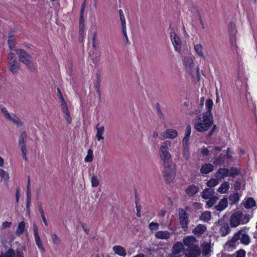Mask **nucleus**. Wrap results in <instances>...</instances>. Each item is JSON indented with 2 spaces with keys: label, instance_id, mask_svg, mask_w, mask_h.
Returning a JSON list of instances; mask_svg holds the SVG:
<instances>
[{
  "label": "nucleus",
  "instance_id": "1",
  "mask_svg": "<svg viewBox=\"0 0 257 257\" xmlns=\"http://www.w3.org/2000/svg\"><path fill=\"white\" fill-rule=\"evenodd\" d=\"M213 102L211 99H207L205 101L206 110L202 112V110H197L196 117L193 121L194 128L198 132H204L207 131L213 124V115L211 109Z\"/></svg>",
  "mask_w": 257,
  "mask_h": 257
},
{
  "label": "nucleus",
  "instance_id": "2",
  "mask_svg": "<svg viewBox=\"0 0 257 257\" xmlns=\"http://www.w3.org/2000/svg\"><path fill=\"white\" fill-rule=\"evenodd\" d=\"M245 229L248 230V228L245 227L243 229L239 230L236 232L232 239L225 244V249L228 251L232 250L239 242L245 245L249 244L250 242V237L244 231Z\"/></svg>",
  "mask_w": 257,
  "mask_h": 257
},
{
  "label": "nucleus",
  "instance_id": "3",
  "mask_svg": "<svg viewBox=\"0 0 257 257\" xmlns=\"http://www.w3.org/2000/svg\"><path fill=\"white\" fill-rule=\"evenodd\" d=\"M171 141L167 140L162 142L159 148V156L164 167H166L171 161L172 155L169 152Z\"/></svg>",
  "mask_w": 257,
  "mask_h": 257
},
{
  "label": "nucleus",
  "instance_id": "4",
  "mask_svg": "<svg viewBox=\"0 0 257 257\" xmlns=\"http://www.w3.org/2000/svg\"><path fill=\"white\" fill-rule=\"evenodd\" d=\"M251 217V215L243 214L241 211L235 212L230 216V225L232 227H236L239 224L248 223Z\"/></svg>",
  "mask_w": 257,
  "mask_h": 257
},
{
  "label": "nucleus",
  "instance_id": "5",
  "mask_svg": "<svg viewBox=\"0 0 257 257\" xmlns=\"http://www.w3.org/2000/svg\"><path fill=\"white\" fill-rule=\"evenodd\" d=\"M170 37L172 44L174 47V50L176 52L180 53L182 47V41L181 38L173 30H172L170 32Z\"/></svg>",
  "mask_w": 257,
  "mask_h": 257
},
{
  "label": "nucleus",
  "instance_id": "6",
  "mask_svg": "<svg viewBox=\"0 0 257 257\" xmlns=\"http://www.w3.org/2000/svg\"><path fill=\"white\" fill-rule=\"evenodd\" d=\"M9 67L14 74L16 73L20 68V64L15 58L14 53H10L8 55Z\"/></svg>",
  "mask_w": 257,
  "mask_h": 257
},
{
  "label": "nucleus",
  "instance_id": "7",
  "mask_svg": "<svg viewBox=\"0 0 257 257\" xmlns=\"http://www.w3.org/2000/svg\"><path fill=\"white\" fill-rule=\"evenodd\" d=\"M26 133H23L19 139V147L21 150L22 157L25 161H28L27 154L28 151L26 145Z\"/></svg>",
  "mask_w": 257,
  "mask_h": 257
},
{
  "label": "nucleus",
  "instance_id": "8",
  "mask_svg": "<svg viewBox=\"0 0 257 257\" xmlns=\"http://www.w3.org/2000/svg\"><path fill=\"white\" fill-rule=\"evenodd\" d=\"M164 167V177L165 181L168 183H171L175 178L176 170L175 168L169 166V164Z\"/></svg>",
  "mask_w": 257,
  "mask_h": 257
},
{
  "label": "nucleus",
  "instance_id": "9",
  "mask_svg": "<svg viewBox=\"0 0 257 257\" xmlns=\"http://www.w3.org/2000/svg\"><path fill=\"white\" fill-rule=\"evenodd\" d=\"M60 99L63 116L66 122L70 124L72 122V118L68 108L67 104L61 94H60Z\"/></svg>",
  "mask_w": 257,
  "mask_h": 257
},
{
  "label": "nucleus",
  "instance_id": "10",
  "mask_svg": "<svg viewBox=\"0 0 257 257\" xmlns=\"http://www.w3.org/2000/svg\"><path fill=\"white\" fill-rule=\"evenodd\" d=\"M200 253V249L197 244L184 250V254L185 257H198Z\"/></svg>",
  "mask_w": 257,
  "mask_h": 257
},
{
  "label": "nucleus",
  "instance_id": "11",
  "mask_svg": "<svg viewBox=\"0 0 257 257\" xmlns=\"http://www.w3.org/2000/svg\"><path fill=\"white\" fill-rule=\"evenodd\" d=\"M2 110L5 117L17 126H20L23 124V122L15 114L10 113L5 108H3Z\"/></svg>",
  "mask_w": 257,
  "mask_h": 257
},
{
  "label": "nucleus",
  "instance_id": "12",
  "mask_svg": "<svg viewBox=\"0 0 257 257\" xmlns=\"http://www.w3.org/2000/svg\"><path fill=\"white\" fill-rule=\"evenodd\" d=\"M17 53L20 60L27 66H30L31 63V58L27 53L23 50L18 49Z\"/></svg>",
  "mask_w": 257,
  "mask_h": 257
},
{
  "label": "nucleus",
  "instance_id": "13",
  "mask_svg": "<svg viewBox=\"0 0 257 257\" xmlns=\"http://www.w3.org/2000/svg\"><path fill=\"white\" fill-rule=\"evenodd\" d=\"M179 212L180 224L182 227L183 228V229L185 230L188 227V224L189 222L188 217L186 213L183 209H179Z\"/></svg>",
  "mask_w": 257,
  "mask_h": 257
},
{
  "label": "nucleus",
  "instance_id": "14",
  "mask_svg": "<svg viewBox=\"0 0 257 257\" xmlns=\"http://www.w3.org/2000/svg\"><path fill=\"white\" fill-rule=\"evenodd\" d=\"M184 250L183 245L181 242H176L174 244L172 248V252L169 257H181L179 254L182 250Z\"/></svg>",
  "mask_w": 257,
  "mask_h": 257
},
{
  "label": "nucleus",
  "instance_id": "15",
  "mask_svg": "<svg viewBox=\"0 0 257 257\" xmlns=\"http://www.w3.org/2000/svg\"><path fill=\"white\" fill-rule=\"evenodd\" d=\"M119 15L120 21L121 24L122 33L125 37V41L127 43V42H128V38L127 36V33H126V26L125 19V17L124 16L123 11L121 9H120L119 10Z\"/></svg>",
  "mask_w": 257,
  "mask_h": 257
},
{
  "label": "nucleus",
  "instance_id": "16",
  "mask_svg": "<svg viewBox=\"0 0 257 257\" xmlns=\"http://www.w3.org/2000/svg\"><path fill=\"white\" fill-rule=\"evenodd\" d=\"M183 244L187 248L193 247L196 245V239L193 236H187L183 239Z\"/></svg>",
  "mask_w": 257,
  "mask_h": 257
},
{
  "label": "nucleus",
  "instance_id": "17",
  "mask_svg": "<svg viewBox=\"0 0 257 257\" xmlns=\"http://www.w3.org/2000/svg\"><path fill=\"white\" fill-rule=\"evenodd\" d=\"M178 132L176 130L169 128L166 130L163 133V136L166 139H174L178 136Z\"/></svg>",
  "mask_w": 257,
  "mask_h": 257
},
{
  "label": "nucleus",
  "instance_id": "18",
  "mask_svg": "<svg viewBox=\"0 0 257 257\" xmlns=\"http://www.w3.org/2000/svg\"><path fill=\"white\" fill-rule=\"evenodd\" d=\"M112 250L115 254L121 257H125L127 254L126 249L120 245H114L112 247Z\"/></svg>",
  "mask_w": 257,
  "mask_h": 257
},
{
  "label": "nucleus",
  "instance_id": "19",
  "mask_svg": "<svg viewBox=\"0 0 257 257\" xmlns=\"http://www.w3.org/2000/svg\"><path fill=\"white\" fill-rule=\"evenodd\" d=\"M96 134L95 137L97 139L98 141H103L104 140V137L103 135L104 133V127L103 125H100L99 124H97L96 125Z\"/></svg>",
  "mask_w": 257,
  "mask_h": 257
},
{
  "label": "nucleus",
  "instance_id": "20",
  "mask_svg": "<svg viewBox=\"0 0 257 257\" xmlns=\"http://www.w3.org/2000/svg\"><path fill=\"white\" fill-rule=\"evenodd\" d=\"M202 253L204 256H209L212 252L211 246L209 243L204 242L201 244Z\"/></svg>",
  "mask_w": 257,
  "mask_h": 257
},
{
  "label": "nucleus",
  "instance_id": "21",
  "mask_svg": "<svg viewBox=\"0 0 257 257\" xmlns=\"http://www.w3.org/2000/svg\"><path fill=\"white\" fill-rule=\"evenodd\" d=\"M194 50L196 55L202 58H205V55L203 52V47L201 44L198 43L194 44Z\"/></svg>",
  "mask_w": 257,
  "mask_h": 257
},
{
  "label": "nucleus",
  "instance_id": "22",
  "mask_svg": "<svg viewBox=\"0 0 257 257\" xmlns=\"http://www.w3.org/2000/svg\"><path fill=\"white\" fill-rule=\"evenodd\" d=\"M229 175V170L226 169L220 168L216 173V177L217 179H223Z\"/></svg>",
  "mask_w": 257,
  "mask_h": 257
},
{
  "label": "nucleus",
  "instance_id": "23",
  "mask_svg": "<svg viewBox=\"0 0 257 257\" xmlns=\"http://www.w3.org/2000/svg\"><path fill=\"white\" fill-rule=\"evenodd\" d=\"M194 57L192 55L186 56L183 60V63L186 67L191 68L194 66Z\"/></svg>",
  "mask_w": 257,
  "mask_h": 257
},
{
  "label": "nucleus",
  "instance_id": "24",
  "mask_svg": "<svg viewBox=\"0 0 257 257\" xmlns=\"http://www.w3.org/2000/svg\"><path fill=\"white\" fill-rule=\"evenodd\" d=\"M213 169L214 167L213 165L208 163L202 165L200 168V171L202 174H207L212 172Z\"/></svg>",
  "mask_w": 257,
  "mask_h": 257
},
{
  "label": "nucleus",
  "instance_id": "25",
  "mask_svg": "<svg viewBox=\"0 0 257 257\" xmlns=\"http://www.w3.org/2000/svg\"><path fill=\"white\" fill-rule=\"evenodd\" d=\"M206 231V227L204 225L199 224L193 230V233L198 236L201 235Z\"/></svg>",
  "mask_w": 257,
  "mask_h": 257
},
{
  "label": "nucleus",
  "instance_id": "26",
  "mask_svg": "<svg viewBox=\"0 0 257 257\" xmlns=\"http://www.w3.org/2000/svg\"><path fill=\"white\" fill-rule=\"evenodd\" d=\"M228 206V201L226 198H223L218 203V204L215 206V208L216 210L221 211L224 210Z\"/></svg>",
  "mask_w": 257,
  "mask_h": 257
},
{
  "label": "nucleus",
  "instance_id": "27",
  "mask_svg": "<svg viewBox=\"0 0 257 257\" xmlns=\"http://www.w3.org/2000/svg\"><path fill=\"white\" fill-rule=\"evenodd\" d=\"M230 188L229 184L228 182H224L217 189V192L220 194H225L228 192Z\"/></svg>",
  "mask_w": 257,
  "mask_h": 257
},
{
  "label": "nucleus",
  "instance_id": "28",
  "mask_svg": "<svg viewBox=\"0 0 257 257\" xmlns=\"http://www.w3.org/2000/svg\"><path fill=\"white\" fill-rule=\"evenodd\" d=\"M170 236V233L167 231H159L155 233V237L161 239H167Z\"/></svg>",
  "mask_w": 257,
  "mask_h": 257
},
{
  "label": "nucleus",
  "instance_id": "29",
  "mask_svg": "<svg viewBox=\"0 0 257 257\" xmlns=\"http://www.w3.org/2000/svg\"><path fill=\"white\" fill-rule=\"evenodd\" d=\"M214 193V191L213 189L210 188H207L203 190L202 197L205 199H208L209 198H210L213 196V195Z\"/></svg>",
  "mask_w": 257,
  "mask_h": 257
},
{
  "label": "nucleus",
  "instance_id": "30",
  "mask_svg": "<svg viewBox=\"0 0 257 257\" xmlns=\"http://www.w3.org/2000/svg\"><path fill=\"white\" fill-rule=\"evenodd\" d=\"M255 206V202L254 199L251 198H247L244 202V206L247 209L251 208Z\"/></svg>",
  "mask_w": 257,
  "mask_h": 257
},
{
  "label": "nucleus",
  "instance_id": "31",
  "mask_svg": "<svg viewBox=\"0 0 257 257\" xmlns=\"http://www.w3.org/2000/svg\"><path fill=\"white\" fill-rule=\"evenodd\" d=\"M198 191V188L194 185L190 186L186 189V193L189 196H192Z\"/></svg>",
  "mask_w": 257,
  "mask_h": 257
},
{
  "label": "nucleus",
  "instance_id": "32",
  "mask_svg": "<svg viewBox=\"0 0 257 257\" xmlns=\"http://www.w3.org/2000/svg\"><path fill=\"white\" fill-rule=\"evenodd\" d=\"M0 177L2 181L8 182L9 180V175L8 172L3 169H0Z\"/></svg>",
  "mask_w": 257,
  "mask_h": 257
},
{
  "label": "nucleus",
  "instance_id": "33",
  "mask_svg": "<svg viewBox=\"0 0 257 257\" xmlns=\"http://www.w3.org/2000/svg\"><path fill=\"white\" fill-rule=\"evenodd\" d=\"M211 217V212L209 211H205L200 216V219L203 221H207L210 220Z\"/></svg>",
  "mask_w": 257,
  "mask_h": 257
},
{
  "label": "nucleus",
  "instance_id": "34",
  "mask_svg": "<svg viewBox=\"0 0 257 257\" xmlns=\"http://www.w3.org/2000/svg\"><path fill=\"white\" fill-rule=\"evenodd\" d=\"M209 200H208L206 202V205L207 206V207L210 208L213 206V205L217 202V201L218 199V198L216 196H213L210 198L208 199Z\"/></svg>",
  "mask_w": 257,
  "mask_h": 257
},
{
  "label": "nucleus",
  "instance_id": "35",
  "mask_svg": "<svg viewBox=\"0 0 257 257\" xmlns=\"http://www.w3.org/2000/svg\"><path fill=\"white\" fill-rule=\"evenodd\" d=\"M34 237H35V240L36 243L37 245L38 246L39 249L42 251H44L45 248L43 245L42 241L41 240L40 236L39 235V236H34Z\"/></svg>",
  "mask_w": 257,
  "mask_h": 257
},
{
  "label": "nucleus",
  "instance_id": "36",
  "mask_svg": "<svg viewBox=\"0 0 257 257\" xmlns=\"http://www.w3.org/2000/svg\"><path fill=\"white\" fill-rule=\"evenodd\" d=\"M229 200L232 203H237L239 200V195L238 193H234L230 195Z\"/></svg>",
  "mask_w": 257,
  "mask_h": 257
},
{
  "label": "nucleus",
  "instance_id": "37",
  "mask_svg": "<svg viewBox=\"0 0 257 257\" xmlns=\"http://www.w3.org/2000/svg\"><path fill=\"white\" fill-rule=\"evenodd\" d=\"M25 228V223L24 221L21 222L18 225V228L16 231L17 234L19 235L22 234L24 231Z\"/></svg>",
  "mask_w": 257,
  "mask_h": 257
},
{
  "label": "nucleus",
  "instance_id": "38",
  "mask_svg": "<svg viewBox=\"0 0 257 257\" xmlns=\"http://www.w3.org/2000/svg\"><path fill=\"white\" fill-rule=\"evenodd\" d=\"M24 251H25V247L24 246H21L17 250L16 257H24Z\"/></svg>",
  "mask_w": 257,
  "mask_h": 257
},
{
  "label": "nucleus",
  "instance_id": "39",
  "mask_svg": "<svg viewBox=\"0 0 257 257\" xmlns=\"http://www.w3.org/2000/svg\"><path fill=\"white\" fill-rule=\"evenodd\" d=\"M91 184L92 187H96L99 185V180L96 176H93L91 177Z\"/></svg>",
  "mask_w": 257,
  "mask_h": 257
},
{
  "label": "nucleus",
  "instance_id": "40",
  "mask_svg": "<svg viewBox=\"0 0 257 257\" xmlns=\"http://www.w3.org/2000/svg\"><path fill=\"white\" fill-rule=\"evenodd\" d=\"M93 154L91 150H89L87 152V155L85 158V161L86 162H90L93 160Z\"/></svg>",
  "mask_w": 257,
  "mask_h": 257
},
{
  "label": "nucleus",
  "instance_id": "41",
  "mask_svg": "<svg viewBox=\"0 0 257 257\" xmlns=\"http://www.w3.org/2000/svg\"><path fill=\"white\" fill-rule=\"evenodd\" d=\"M218 179H211L207 183V185L209 187H212L216 186L218 184Z\"/></svg>",
  "mask_w": 257,
  "mask_h": 257
},
{
  "label": "nucleus",
  "instance_id": "42",
  "mask_svg": "<svg viewBox=\"0 0 257 257\" xmlns=\"http://www.w3.org/2000/svg\"><path fill=\"white\" fill-rule=\"evenodd\" d=\"M182 148V155L185 159H188L190 156L189 147Z\"/></svg>",
  "mask_w": 257,
  "mask_h": 257
},
{
  "label": "nucleus",
  "instance_id": "43",
  "mask_svg": "<svg viewBox=\"0 0 257 257\" xmlns=\"http://www.w3.org/2000/svg\"><path fill=\"white\" fill-rule=\"evenodd\" d=\"M190 137L184 136L182 140V147H189Z\"/></svg>",
  "mask_w": 257,
  "mask_h": 257
},
{
  "label": "nucleus",
  "instance_id": "44",
  "mask_svg": "<svg viewBox=\"0 0 257 257\" xmlns=\"http://www.w3.org/2000/svg\"><path fill=\"white\" fill-rule=\"evenodd\" d=\"M51 238L53 243L55 244H59L61 242V239L55 234H52Z\"/></svg>",
  "mask_w": 257,
  "mask_h": 257
},
{
  "label": "nucleus",
  "instance_id": "45",
  "mask_svg": "<svg viewBox=\"0 0 257 257\" xmlns=\"http://www.w3.org/2000/svg\"><path fill=\"white\" fill-rule=\"evenodd\" d=\"M12 223L8 221H4L2 222V225L0 226V229L2 230H5L11 227Z\"/></svg>",
  "mask_w": 257,
  "mask_h": 257
},
{
  "label": "nucleus",
  "instance_id": "46",
  "mask_svg": "<svg viewBox=\"0 0 257 257\" xmlns=\"http://www.w3.org/2000/svg\"><path fill=\"white\" fill-rule=\"evenodd\" d=\"M15 253L13 250L9 249L6 253H3L0 257H14Z\"/></svg>",
  "mask_w": 257,
  "mask_h": 257
},
{
  "label": "nucleus",
  "instance_id": "47",
  "mask_svg": "<svg viewBox=\"0 0 257 257\" xmlns=\"http://www.w3.org/2000/svg\"><path fill=\"white\" fill-rule=\"evenodd\" d=\"M229 232V227L227 225L222 226L220 229V233L222 236H225Z\"/></svg>",
  "mask_w": 257,
  "mask_h": 257
},
{
  "label": "nucleus",
  "instance_id": "48",
  "mask_svg": "<svg viewBox=\"0 0 257 257\" xmlns=\"http://www.w3.org/2000/svg\"><path fill=\"white\" fill-rule=\"evenodd\" d=\"M159 224L158 223L152 222L149 224V228L151 230H157L159 228Z\"/></svg>",
  "mask_w": 257,
  "mask_h": 257
},
{
  "label": "nucleus",
  "instance_id": "49",
  "mask_svg": "<svg viewBox=\"0 0 257 257\" xmlns=\"http://www.w3.org/2000/svg\"><path fill=\"white\" fill-rule=\"evenodd\" d=\"M31 201V195L30 191H27V209H29Z\"/></svg>",
  "mask_w": 257,
  "mask_h": 257
},
{
  "label": "nucleus",
  "instance_id": "50",
  "mask_svg": "<svg viewBox=\"0 0 257 257\" xmlns=\"http://www.w3.org/2000/svg\"><path fill=\"white\" fill-rule=\"evenodd\" d=\"M204 100H205V99L204 97H202L200 98V107H199L198 108L197 110H198L199 109L200 110H202V112H203V111H205L206 110V108H205V106H204Z\"/></svg>",
  "mask_w": 257,
  "mask_h": 257
},
{
  "label": "nucleus",
  "instance_id": "51",
  "mask_svg": "<svg viewBox=\"0 0 257 257\" xmlns=\"http://www.w3.org/2000/svg\"><path fill=\"white\" fill-rule=\"evenodd\" d=\"M91 37L92 38V46L93 47H96V39H97V35L96 33L94 32L91 34Z\"/></svg>",
  "mask_w": 257,
  "mask_h": 257
},
{
  "label": "nucleus",
  "instance_id": "52",
  "mask_svg": "<svg viewBox=\"0 0 257 257\" xmlns=\"http://www.w3.org/2000/svg\"><path fill=\"white\" fill-rule=\"evenodd\" d=\"M229 27L230 29H231V35H232V38H233L234 37V35L236 33V30H235V25L233 23H230L229 25Z\"/></svg>",
  "mask_w": 257,
  "mask_h": 257
},
{
  "label": "nucleus",
  "instance_id": "53",
  "mask_svg": "<svg viewBox=\"0 0 257 257\" xmlns=\"http://www.w3.org/2000/svg\"><path fill=\"white\" fill-rule=\"evenodd\" d=\"M40 213H41V217L42 218V220H43L45 225L46 226H47L48 225V222H47V219H46V218L45 217L44 212L43 210L40 209Z\"/></svg>",
  "mask_w": 257,
  "mask_h": 257
},
{
  "label": "nucleus",
  "instance_id": "54",
  "mask_svg": "<svg viewBox=\"0 0 257 257\" xmlns=\"http://www.w3.org/2000/svg\"><path fill=\"white\" fill-rule=\"evenodd\" d=\"M191 132V128L190 125H188L186 127L184 136L190 137Z\"/></svg>",
  "mask_w": 257,
  "mask_h": 257
},
{
  "label": "nucleus",
  "instance_id": "55",
  "mask_svg": "<svg viewBox=\"0 0 257 257\" xmlns=\"http://www.w3.org/2000/svg\"><path fill=\"white\" fill-rule=\"evenodd\" d=\"M245 251L244 250L240 249L236 252V257H244Z\"/></svg>",
  "mask_w": 257,
  "mask_h": 257
},
{
  "label": "nucleus",
  "instance_id": "56",
  "mask_svg": "<svg viewBox=\"0 0 257 257\" xmlns=\"http://www.w3.org/2000/svg\"><path fill=\"white\" fill-rule=\"evenodd\" d=\"M237 174V171L236 169H231L229 171V176L232 177H235Z\"/></svg>",
  "mask_w": 257,
  "mask_h": 257
},
{
  "label": "nucleus",
  "instance_id": "57",
  "mask_svg": "<svg viewBox=\"0 0 257 257\" xmlns=\"http://www.w3.org/2000/svg\"><path fill=\"white\" fill-rule=\"evenodd\" d=\"M34 236H39L38 228L36 224L33 225Z\"/></svg>",
  "mask_w": 257,
  "mask_h": 257
},
{
  "label": "nucleus",
  "instance_id": "58",
  "mask_svg": "<svg viewBox=\"0 0 257 257\" xmlns=\"http://www.w3.org/2000/svg\"><path fill=\"white\" fill-rule=\"evenodd\" d=\"M8 44H9V48L11 49H13L15 46V43L10 39H9L8 40Z\"/></svg>",
  "mask_w": 257,
  "mask_h": 257
},
{
  "label": "nucleus",
  "instance_id": "59",
  "mask_svg": "<svg viewBox=\"0 0 257 257\" xmlns=\"http://www.w3.org/2000/svg\"><path fill=\"white\" fill-rule=\"evenodd\" d=\"M209 151L205 148H203L201 149V152L203 155H206L209 153Z\"/></svg>",
  "mask_w": 257,
  "mask_h": 257
},
{
  "label": "nucleus",
  "instance_id": "60",
  "mask_svg": "<svg viewBox=\"0 0 257 257\" xmlns=\"http://www.w3.org/2000/svg\"><path fill=\"white\" fill-rule=\"evenodd\" d=\"M172 152L175 154V155L177 157H180V154L179 152V150L177 151V149H172Z\"/></svg>",
  "mask_w": 257,
  "mask_h": 257
},
{
  "label": "nucleus",
  "instance_id": "61",
  "mask_svg": "<svg viewBox=\"0 0 257 257\" xmlns=\"http://www.w3.org/2000/svg\"><path fill=\"white\" fill-rule=\"evenodd\" d=\"M84 6H82V8L81 10V18H80V24H82L83 22V12H84Z\"/></svg>",
  "mask_w": 257,
  "mask_h": 257
},
{
  "label": "nucleus",
  "instance_id": "62",
  "mask_svg": "<svg viewBox=\"0 0 257 257\" xmlns=\"http://www.w3.org/2000/svg\"><path fill=\"white\" fill-rule=\"evenodd\" d=\"M4 165V159L0 157V167H3Z\"/></svg>",
  "mask_w": 257,
  "mask_h": 257
},
{
  "label": "nucleus",
  "instance_id": "63",
  "mask_svg": "<svg viewBox=\"0 0 257 257\" xmlns=\"http://www.w3.org/2000/svg\"><path fill=\"white\" fill-rule=\"evenodd\" d=\"M158 136V133L156 132V131H154L153 133V137L155 138V139H156Z\"/></svg>",
  "mask_w": 257,
  "mask_h": 257
},
{
  "label": "nucleus",
  "instance_id": "64",
  "mask_svg": "<svg viewBox=\"0 0 257 257\" xmlns=\"http://www.w3.org/2000/svg\"><path fill=\"white\" fill-rule=\"evenodd\" d=\"M214 162V163H215L217 165H221V164L223 163V161H221V160H216Z\"/></svg>",
  "mask_w": 257,
  "mask_h": 257
}]
</instances>
